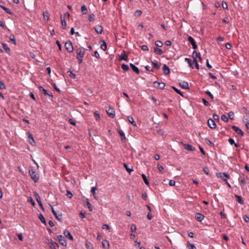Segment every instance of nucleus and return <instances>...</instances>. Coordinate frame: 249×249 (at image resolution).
Masks as SVG:
<instances>
[{"instance_id":"412c9836","label":"nucleus","mask_w":249,"mask_h":249,"mask_svg":"<svg viewBox=\"0 0 249 249\" xmlns=\"http://www.w3.org/2000/svg\"><path fill=\"white\" fill-rule=\"evenodd\" d=\"M154 51L156 54H157L159 55H161L163 53V52L161 49L158 48H155L154 49Z\"/></svg>"},{"instance_id":"49530a36","label":"nucleus","mask_w":249,"mask_h":249,"mask_svg":"<svg viewBox=\"0 0 249 249\" xmlns=\"http://www.w3.org/2000/svg\"><path fill=\"white\" fill-rule=\"evenodd\" d=\"M188 248L189 249H196V247L193 244H188Z\"/></svg>"},{"instance_id":"7c9ffc66","label":"nucleus","mask_w":249,"mask_h":249,"mask_svg":"<svg viewBox=\"0 0 249 249\" xmlns=\"http://www.w3.org/2000/svg\"><path fill=\"white\" fill-rule=\"evenodd\" d=\"M235 197L237 198V201L241 204H243L244 203V202H243V200L242 199V198L241 196H238V195H235Z\"/></svg>"},{"instance_id":"6e6552de","label":"nucleus","mask_w":249,"mask_h":249,"mask_svg":"<svg viewBox=\"0 0 249 249\" xmlns=\"http://www.w3.org/2000/svg\"><path fill=\"white\" fill-rule=\"evenodd\" d=\"M208 125L211 128H214L216 127V124L214 121L212 119H209L207 121Z\"/></svg>"},{"instance_id":"aec40b11","label":"nucleus","mask_w":249,"mask_h":249,"mask_svg":"<svg viewBox=\"0 0 249 249\" xmlns=\"http://www.w3.org/2000/svg\"><path fill=\"white\" fill-rule=\"evenodd\" d=\"M130 66L132 68V70L137 74H139L140 73V71L139 69L136 67L134 64L131 63L130 64Z\"/></svg>"},{"instance_id":"473e14b6","label":"nucleus","mask_w":249,"mask_h":249,"mask_svg":"<svg viewBox=\"0 0 249 249\" xmlns=\"http://www.w3.org/2000/svg\"><path fill=\"white\" fill-rule=\"evenodd\" d=\"M81 12L83 14H87L88 10L86 6L85 5H83L81 6Z\"/></svg>"},{"instance_id":"393cba45","label":"nucleus","mask_w":249,"mask_h":249,"mask_svg":"<svg viewBox=\"0 0 249 249\" xmlns=\"http://www.w3.org/2000/svg\"><path fill=\"white\" fill-rule=\"evenodd\" d=\"M142 177L143 179V181L144 182V183L147 185H149V181L146 178V176L145 174H142Z\"/></svg>"},{"instance_id":"9b49d317","label":"nucleus","mask_w":249,"mask_h":249,"mask_svg":"<svg viewBox=\"0 0 249 249\" xmlns=\"http://www.w3.org/2000/svg\"><path fill=\"white\" fill-rule=\"evenodd\" d=\"M39 90L40 91L43 92V93L46 95H49L51 97L53 96L51 92H49V91H48L47 90L44 89L42 86L39 87Z\"/></svg>"},{"instance_id":"1a4fd4ad","label":"nucleus","mask_w":249,"mask_h":249,"mask_svg":"<svg viewBox=\"0 0 249 249\" xmlns=\"http://www.w3.org/2000/svg\"><path fill=\"white\" fill-rule=\"evenodd\" d=\"M57 239L59 240V243L63 246H66L67 245V242L64 239V237L61 235H59L57 236Z\"/></svg>"},{"instance_id":"cd10ccee","label":"nucleus","mask_w":249,"mask_h":249,"mask_svg":"<svg viewBox=\"0 0 249 249\" xmlns=\"http://www.w3.org/2000/svg\"><path fill=\"white\" fill-rule=\"evenodd\" d=\"M196 218L198 221L202 220V214L200 213H197L196 214Z\"/></svg>"},{"instance_id":"09e8293b","label":"nucleus","mask_w":249,"mask_h":249,"mask_svg":"<svg viewBox=\"0 0 249 249\" xmlns=\"http://www.w3.org/2000/svg\"><path fill=\"white\" fill-rule=\"evenodd\" d=\"M228 116H229V117L231 119V120H233L234 119V113L232 111H230L228 113Z\"/></svg>"},{"instance_id":"2f4dec72","label":"nucleus","mask_w":249,"mask_h":249,"mask_svg":"<svg viewBox=\"0 0 249 249\" xmlns=\"http://www.w3.org/2000/svg\"><path fill=\"white\" fill-rule=\"evenodd\" d=\"M0 7L3 9L4 10L5 12L8 14H10V15H11L12 14V13L11 12V11L10 10V9H9L8 8L2 6V5H0Z\"/></svg>"},{"instance_id":"680f3d73","label":"nucleus","mask_w":249,"mask_h":249,"mask_svg":"<svg viewBox=\"0 0 249 249\" xmlns=\"http://www.w3.org/2000/svg\"><path fill=\"white\" fill-rule=\"evenodd\" d=\"M136 230V227L135 226V225L134 224H132L131 226V232H135Z\"/></svg>"},{"instance_id":"c756f323","label":"nucleus","mask_w":249,"mask_h":249,"mask_svg":"<svg viewBox=\"0 0 249 249\" xmlns=\"http://www.w3.org/2000/svg\"><path fill=\"white\" fill-rule=\"evenodd\" d=\"M49 247L51 249H56L55 246H58V245L55 242H52L49 244Z\"/></svg>"},{"instance_id":"13d9d810","label":"nucleus","mask_w":249,"mask_h":249,"mask_svg":"<svg viewBox=\"0 0 249 249\" xmlns=\"http://www.w3.org/2000/svg\"><path fill=\"white\" fill-rule=\"evenodd\" d=\"M229 142H230V143L231 144H234V145H235V146L236 147H237V144H235V143H234V140H233V139H231V138H230V139H229Z\"/></svg>"},{"instance_id":"774afa93","label":"nucleus","mask_w":249,"mask_h":249,"mask_svg":"<svg viewBox=\"0 0 249 249\" xmlns=\"http://www.w3.org/2000/svg\"><path fill=\"white\" fill-rule=\"evenodd\" d=\"M222 6L224 9H227L228 8V5L226 2L223 1L222 3Z\"/></svg>"},{"instance_id":"dca6fc26","label":"nucleus","mask_w":249,"mask_h":249,"mask_svg":"<svg viewBox=\"0 0 249 249\" xmlns=\"http://www.w3.org/2000/svg\"><path fill=\"white\" fill-rule=\"evenodd\" d=\"M180 86L184 89H189L188 83L185 81H182L179 83Z\"/></svg>"},{"instance_id":"4468645a","label":"nucleus","mask_w":249,"mask_h":249,"mask_svg":"<svg viewBox=\"0 0 249 249\" xmlns=\"http://www.w3.org/2000/svg\"><path fill=\"white\" fill-rule=\"evenodd\" d=\"M184 149L187 151H192L194 150L195 148L191 145L182 143Z\"/></svg>"},{"instance_id":"f704fd0d","label":"nucleus","mask_w":249,"mask_h":249,"mask_svg":"<svg viewBox=\"0 0 249 249\" xmlns=\"http://www.w3.org/2000/svg\"><path fill=\"white\" fill-rule=\"evenodd\" d=\"M2 46L3 49L7 52L9 53L10 51L9 48L7 46V45L5 43L2 44Z\"/></svg>"},{"instance_id":"bf43d9fd","label":"nucleus","mask_w":249,"mask_h":249,"mask_svg":"<svg viewBox=\"0 0 249 249\" xmlns=\"http://www.w3.org/2000/svg\"><path fill=\"white\" fill-rule=\"evenodd\" d=\"M66 195L70 198H71L73 195L72 194V193L69 190H67V194Z\"/></svg>"},{"instance_id":"c9c22d12","label":"nucleus","mask_w":249,"mask_h":249,"mask_svg":"<svg viewBox=\"0 0 249 249\" xmlns=\"http://www.w3.org/2000/svg\"><path fill=\"white\" fill-rule=\"evenodd\" d=\"M9 39L12 41L13 43L16 45V41L15 39V37L14 35H10L9 36Z\"/></svg>"},{"instance_id":"e2e57ef3","label":"nucleus","mask_w":249,"mask_h":249,"mask_svg":"<svg viewBox=\"0 0 249 249\" xmlns=\"http://www.w3.org/2000/svg\"><path fill=\"white\" fill-rule=\"evenodd\" d=\"M175 184H176V181L175 180L171 179L169 181V184L170 186H173L175 185Z\"/></svg>"},{"instance_id":"0e129e2a","label":"nucleus","mask_w":249,"mask_h":249,"mask_svg":"<svg viewBox=\"0 0 249 249\" xmlns=\"http://www.w3.org/2000/svg\"><path fill=\"white\" fill-rule=\"evenodd\" d=\"M206 93L212 99H213V96L212 94L209 91L207 90L206 91Z\"/></svg>"},{"instance_id":"0eeeda50","label":"nucleus","mask_w":249,"mask_h":249,"mask_svg":"<svg viewBox=\"0 0 249 249\" xmlns=\"http://www.w3.org/2000/svg\"><path fill=\"white\" fill-rule=\"evenodd\" d=\"M65 47L66 49L70 53L73 51V47L71 41H68L65 43Z\"/></svg>"},{"instance_id":"f3484780","label":"nucleus","mask_w":249,"mask_h":249,"mask_svg":"<svg viewBox=\"0 0 249 249\" xmlns=\"http://www.w3.org/2000/svg\"><path fill=\"white\" fill-rule=\"evenodd\" d=\"M63 233H64V235L66 237L69 238L71 240H73L72 236L71 235V234L70 233V232L68 231L65 230L64 231Z\"/></svg>"},{"instance_id":"ea45409f","label":"nucleus","mask_w":249,"mask_h":249,"mask_svg":"<svg viewBox=\"0 0 249 249\" xmlns=\"http://www.w3.org/2000/svg\"><path fill=\"white\" fill-rule=\"evenodd\" d=\"M35 196L36 197V200L37 202V203L40 202L41 199H40V197L38 195V194H37L36 193H35Z\"/></svg>"},{"instance_id":"052dcab7","label":"nucleus","mask_w":249,"mask_h":249,"mask_svg":"<svg viewBox=\"0 0 249 249\" xmlns=\"http://www.w3.org/2000/svg\"><path fill=\"white\" fill-rule=\"evenodd\" d=\"M5 89V86L3 82L0 81V89Z\"/></svg>"},{"instance_id":"338daca9","label":"nucleus","mask_w":249,"mask_h":249,"mask_svg":"<svg viewBox=\"0 0 249 249\" xmlns=\"http://www.w3.org/2000/svg\"><path fill=\"white\" fill-rule=\"evenodd\" d=\"M158 169L161 172H162V171H163V167L162 166L160 165L159 164V163H158Z\"/></svg>"},{"instance_id":"6e6d98bb","label":"nucleus","mask_w":249,"mask_h":249,"mask_svg":"<svg viewBox=\"0 0 249 249\" xmlns=\"http://www.w3.org/2000/svg\"><path fill=\"white\" fill-rule=\"evenodd\" d=\"M243 218L246 222H247V223L249 222V217L248 216H247L246 215H244L243 216Z\"/></svg>"},{"instance_id":"4c0bfd02","label":"nucleus","mask_w":249,"mask_h":249,"mask_svg":"<svg viewBox=\"0 0 249 249\" xmlns=\"http://www.w3.org/2000/svg\"><path fill=\"white\" fill-rule=\"evenodd\" d=\"M43 17H44V19H45L46 20H49V13L47 11L43 12Z\"/></svg>"},{"instance_id":"9d476101","label":"nucleus","mask_w":249,"mask_h":249,"mask_svg":"<svg viewBox=\"0 0 249 249\" xmlns=\"http://www.w3.org/2000/svg\"><path fill=\"white\" fill-rule=\"evenodd\" d=\"M232 128L235 132H236L238 134H240L241 136L244 135L243 131L238 127L233 125V126H232Z\"/></svg>"},{"instance_id":"5701e85b","label":"nucleus","mask_w":249,"mask_h":249,"mask_svg":"<svg viewBox=\"0 0 249 249\" xmlns=\"http://www.w3.org/2000/svg\"><path fill=\"white\" fill-rule=\"evenodd\" d=\"M128 59V56L124 52L121 53L120 56V59L124 60H127Z\"/></svg>"},{"instance_id":"e433bc0d","label":"nucleus","mask_w":249,"mask_h":249,"mask_svg":"<svg viewBox=\"0 0 249 249\" xmlns=\"http://www.w3.org/2000/svg\"><path fill=\"white\" fill-rule=\"evenodd\" d=\"M38 217L40 221L44 224H46L45 219L43 215L42 214H39L38 215Z\"/></svg>"},{"instance_id":"de8ad7c7","label":"nucleus","mask_w":249,"mask_h":249,"mask_svg":"<svg viewBox=\"0 0 249 249\" xmlns=\"http://www.w3.org/2000/svg\"><path fill=\"white\" fill-rule=\"evenodd\" d=\"M85 246L87 249H93L91 245L89 242H87Z\"/></svg>"},{"instance_id":"c85d7f7f","label":"nucleus","mask_w":249,"mask_h":249,"mask_svg":"<svg viewBox=\"0 0 249 249\" xmlns=\"http://www.w3.org/2000/svg\"><path fill=\"white\" fill-rule=\"evenodd\" d=\"M101 42L102 43L101 45V48L103 50L105 51L107 49V44L105 41L102 40L101 41Z\"/></svg>"},{"instance_id":"4be33fe9","label":"nucleus","mask_w":249,"mask_h":249,"mask_svg":"<svg viewBox=\"0 0 249 249\" xmlns=\"http://www.w3.org/2000/svg\"><path fill=\"white\" fill-rule=\"evenodd\" d=\"M102 245L104 248L107 249L109 248V244L108 241L105 240L102 242Z\"/></svg>"},{"instance_id":"a18cd8bd","label":"nucleus","mask_w":249,"mask_h":249,"mask_svg":"<svg viewBox=\"0 0 249 249\" xmlns=\"http://www.w3.org/2000/svg\"><path fill=\"white\" fill-rule=\"evenodd\" d=\"M95 16L93 14H90L89 15V21H93L94 20Z\"/></svg>"},{"instance_id":"603ef678","label":"nucleus","mask_w":249,"mask_h":249,"mask_svg":"<svg viewBox=\"0 0 249 249\" xmlns=\"http://www.w3.org/2000/svg\"><path fill=\"white\" fill-rule=\"evenodd\" d=\"M221 118L224 122H226L228 121V118L225 115H222Z\"/></svg>"},{"instance_id":"69168bd1","label":"nucleus","mask_w":249,"mask_h":249,"mask_svg":"<svg viewBox=\"0 0 249 249\" xmlns=\"http://www.w3.org/2000/svg\"><path fill=\"white\" fill-rule=\"evenodd\" d=\"M214 121H219V117L216 114H214L213 115V119Z\"/></svg>"},{"instance_id":"20e7f679","label":"nucleus","mask_w":249,"mask_h":249,"mask_svg":"<svg viewBox=\"0 0 249 249\" xmlns=\"http://www.w3.org/2000/svg\"><path fill=\"white\" fill-rule=\"evenodd\" d=\"M216 175L218 178H221L224 181H226L227 178H230V175L226 173H217Z\"/></svg>"},{"instance_id":"bb28decb","label":"nucleus","mask_w":249,"mask_h":249,"mask_svg":"<svg viewBox=\"0 0 249 249\" xmlns=\"http://www.w3.org/2000/svg\"><path fill=\"white\" fill-rule=\"evenodd\" d=\"M152 63L155 68L157 69H159L160 68L161 65V63L160 62L153 61Z\"/></svg>"},{"instance_id":"a211bd4d","label":"nucleus","mask_w":249,"mask_h":249,"mask_svg":"<svg viewBox=\"0 0 249 249\" xmlns=\"http://www.w3.org/2000/svg\"><path fill=\"white\" fill-rule=\"evenodd\" d=\"M124 166L125 168L126 171L128 172L129 174H130V173L133 171V167L132 166L128 167V166L126 163H124Z\"/></svg>"},{"instance_id":"7ed1b4c3","label":"nucleus","mask_w":249,"mask_h":249,"mask_svg":"<svg viewBox=\"0 0 249 249\" xmlns=\"http://www.w3.org/2000/svg\"><path fill=\"white\" fill-rule=\"evenodd\" d=\"M29 174L31 178L36 182H37L39 179V175L38 174L35 173L32 169H30L29 170Z\"/></svg>"},{"instance_id":"b1692460","label":"nucleus","mask_w":249,"mask_h":249,"mask_svg":"<svg viewBox=\"0 0 249 249\" xmlns=\"http://www.w3.org/2000/svg\"><path fill=\"white\" fill-rule=\"evenodd\" d=\"M127 120H128V122H130L133 125H134V126H136V123L134 121V120L132 117L128 116L127 117Z\"/></svg>"},{"instance_id":"3c124183","label":"nucleus","mask_w":249,"mask_h":249,"mask_svg":"<svg viewBox=\"0 0 249 249\" xmlns=\"http://www.w3.org/2000/svg\"><path fill=\"white\" fill-rule=\"evenodd\" d=\"M61 25L64 29L66 28L67 24L65 19L61 18Z\"/></svg>"},{"instance_id":"6ab92c4d","label":"nucleus","mask_w":249,"mask_h":249,"mask_svg":"<svg viewBox=\"0 0 249 249\" xmlns=\"http://www.w3.org/2000/svg\"><path fill=\"white\" fill-rule=\"evenodd\" d=\"M162 71L165 74H168L170 72L169 68L165 64L163 65Z\"/></svg>"},{"instance_id":"4d7b16f0","label":"nucleus","mask_w":249,"mask_h":249,"mask_svg":"<svg viewBox=\"0 0 249 249\" xmlns=\"http://www.w3.org/2000/svg\"><path fill=\"white\" fill-rule=\"evenodd\" d=\"M94 117H95V119L96 120H99L100 119L99 114L97 113V111L95 112L94 113Z\"/></svg>"},{"instance_id":"79ce46f5","label":"nucleus","mask_w":249,"mask_h":249,"mask_svg":"<svg viewBox=\"0 0 249 249\" xmlns=\"http://www.w3.org/2000/svg\"><path fill=\"white\" fill-rule=\"evenodd\" d=\"M68 73H69V75L73 79H75V77H76V75H75L74 73H72V71H68Z\"/></svg>"},{"instance_id":"ddd939ff","label":"nucleus","mask_w":249,"mask_h":249,"mask_svg":"<svg viewBox=\"0 0 249 249\" xmlns=\"http://www.w3.org/2000/svg\"><path fill=\"white\" fill-rule=\"evenodd\" d=\"M188 41L190 42L192 46H193V48L194 49H196L197 48V45L196 44V42L195 41V40L194 39V38L193 37H192L191 36H189L188 37Z\"/></svg>"},{"instance_id":"72a5a7b5","label":"nucleus","mask_w":249,"mask_h":249,"mask_svg":"<svg viewBox=\"0 0 249 249\" xmlns=\"http://www.w3.org/2000/svg\"><path fill=\"white\" fill-rule=\"evenodd\" d=\"M239 181L241 183V187H243L246 184V181L244 178H242L241 177H240L238 178Z\"/></svg>"},{"instance_id":"423d86ee","label":"nucleus","mask_w":249,"mask_h":249,"mask_svg":"<svg viewBox=\"0 0 249 249\" xmlns=\"http://www.w3.org/2000/svg\"><path fill=\"white\" fill-rule=\"evenodd\" d=\"M153 85L155 88L159 89H163L165 87V84L163 82H158L157 81H155L153 83Z\"/></svg>"},{"instance_id":"c03bdc74","label":"nucleus","mask_w":249,"mask_h":249,"mask_svg":"<svg viewBox=\"0 0 249 249\" xmlns=\"http://www.w3.org/2000/svg\"><path fill=\"white\" fill-rule=\"evenodd\" d=\"M120 135L122 137V140L125 139L124 133L121 130L119 131Z\"/></svg>"},{"instance_id":"2eb2a0df","label":"nucleus","mask_w":249,"mask_h":249,"mask_svg":"<svg viewBox=\"0 0 249 249\" xmlns=\"http://www.w3.org/2000/svg\"><path fill=\"white\" fill-rule=\"evenodd\" d=\"M95 32L98 34H101L103 32V28L100 25H96L94 27Z\"/></svg>"},{"instance_id":"a878e982","label":"nucleus","mask_w":249,"mask_h":249,"mask_svg":"<svg viewBox=\"0 0 249 249\" xmlns=\"http://www.w3.org/2000/svg\"><path fill=\"white\" fill-rule=\"evenodd\" d=\"M97 190V188L96 187H92L91 188V192L92 194V195L95 198H97L96 196V194L95 193V191Z\"/></svg>"},{"instance_id":"a19ab883","label":"nucleus","mask_w":249,"mask_h":249,"mask_svg":"<svg viewBox=\"0 0 249 249\" xmlns=\"http://www.w3.org/2000/svg\"><path fill=\"white\" fill-rule=\"evenodd\" d=\"M244 122L246 124L247 128L249 130V120L248 119H245Z\"/></svg>"},{"instance_id":"f03ea898","label":"nucleus","mask_w":249,"mask_h":249,"mask_svg":"<svg viewBox=\"0 0 249 249\" xmlns=\"http://www.w3.org/2000/svg\"><path fill=\"white\" fill-rule=\"evenodd\" d=\"M77 58L81 63L82 62V58L84 57L85 52V49L83 47H80L78 48L76 51Z\"/></svg>"},{"instance_id":"8fccbe9b","label":"nucleus","mask_w":249,"mask_h":249,"mask_svg":"<svg viewBox=\"0 0 249 249\" xmlns=\"http://www.w3.org/2000/svg\"><path fill=\"white\" fill-rule=\"evenodd\" d=\"M173 89L177 92L178 93V94H179V95H181V96H183V94H182V93L178 89H177L176 88H175V87H173L172 88Z\"/></svg>"},{"instance_id":"37998d69","label":"nucleus","mask_w":249,"mask_h":249,"mask_svg":"<svg viewBox=\"0 0 249 249\" xmlns=\"http://www.w3.org/2000/svg\"><path fill=\"white\" fill-rule=\"evenodd\" d=\"M122 68L124 71H128L129 70L128 66L124 64L122 65Z\"/></svg>"},{"instance_id":"58836bf2","label":"nucleus","mask_w":249,"mask_h":249,"mask_svg":"<svg viewBox=\"0 0 249 249\" xmlns=\"http://www.w3.org/2000/svg\"><path fill=\"white\" fill-rule=\"evenodd\" d=\"M155 45L159 47H161L163 45V43L161 41L158 40L155 42Z\"/></svg>"},{"instance_id":"864d4df0","label":"nucleus","mask_w":249,"mask_h":249,"mask_svg":"<svg viewBox=\"0 0 249 249\" xmlns=\"http://www.w3.org/2000/svg\"><path fill=\"white\" fill-rule=\"evenodd\" d=\"M28 201L30 202L33 206H35V202L31 197H29L28 198Z\"/></svg>"},{"instance_id":"5fc2aeb1","label":"nucleus","mask_w":249,"mask_h":249,"mask_svg":"<svg viewBox=\"0 0 249 249\" xmlns=\"http://www.w3.org/2000/svg\"><path fill=\"white\" fill-rule=\"evenodd\" d=\"M86 203H87V205L88 206V208L89 209L90 211H92L91 205L89 202V201H88V200L87 199H86Z\"/></svg>"},{"instance_id":"39448f33","label":"nucleus","mask_w":249,"mask_h":249,"mask_svg":"<svg viewBox=\"0 0 249 249\" xmlns=\"http://www.w3.org/2000/svg\"><path fill=\"white\" fill-rule=\"evenodd\" d=\"M106 111L108 115L111 118H113L115 116V111L111 108L110 107H106Z\"/></svg>"},{"instance_id":"f257e3e1","label":"nucleus","mask_w":249,"mask_h":249,"mask_svg":"<svg viewBox=\"0 0 249 249\" xmlns=\"http://www.w3.org/2000/svg\"><path fill=\"white\" fill-rule=\"evenodd\" d=\"M192 56L194 59L193 61L195 62L196 68L197 69H199L198 62V61H201V57L200 53H196L194 51L192 54Z\"/></svg>"},{"instance_id":"f8f14e48","label":"nucleus","mask_w":249,"mask_h":249,"mask_svg":"<svg viewBox=\"0 0 249 249\" xmlns=\"http://www.w3.org/2000/svg\"><path fill=\"white\" fill-rule=\"evenodd\" d=\"M28 135V142L32 145H34L35 143V141L33 139L32 135L29 132H28L27 133Z\"/></svg>"}]
</instances>
